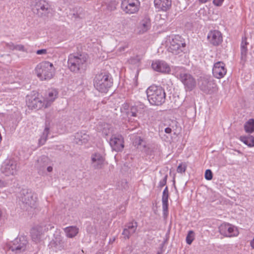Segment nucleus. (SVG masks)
<instances>
[{
	"instance_id": "1",
	"label": "nucleus",
	"mask_w": 254,
	"mask_h": 254,
	"mask_svg": "<svg viewBox=\"0 0 254 254\" xmlns=\"http://www.w3.org/2000/svg\"><path fill=\"white\" fill-rule=\"evenodd\" d=\"M113 84V79L112 75L106 71H101L97 73L93 79L95 88L101 93H107Z\"/></svg>"
},
{
	"instance_id": "2",
	"label": "nucleus",
	"mask_w": 254,
	"mask_h": 254,
	"mask_svg": "<svg viewBox=\"0 0 254 254\" xmlns=\"http://www.w3.org/2000/svg\"><path fill=\"white\" fill-rule=\"evenodd\" d=\"M88 56L86 54H71L68 57L67 67L72 72L78 73L86 66Z\"/></svg>"
},
{
	"instance_id": "3",
	"label": "nucleus",
	"mask_w": 254,
	"mask_h": 254,
	"mask_svg": "<svg viewBox=\"0 0 254 254\" xmlns=\"http://www.w3.org/2000/svg\"><path fill=\"white\" fill-rule=\"evenodd\" d=\"M146 93L148 101L152 105L161 106L165 102L166 93L161 86L151 85L147 89Z\"/></svg>"
},
{
	"instance_id": "4",
	"label": "nucleus",
	"mask_w": 254,
	"mask_h": 254,
	"mask_svg": "<svg viewBox=\"0 0 254 254\" xmlns=\"http://www.w3.org/2000/svg\"><path fill=\"white\" fill-rule=\"evenodd\" d=\"M35 70L37 76L42 80L51 79L55 72L53 64L48 61L39 63Z\"/></svg>"
},
{
	"instance_id": "5",
	"label": "nucleus",
	"mask_w": 254,
	"mask_h": 254,
	"mask_svg": "<svg viewBox=\"0 0 254 254\" xmlns=\"http://www.w3.org/2000/svg\"><path fill=\"white\" fill-rule=\"evenodd\" d=\"M28 244L27 238L21 236L16 238L11 245L8 247V251L10 254H23Z\"/></svg>"
},
{
	"instance_id": "6",
	"label": "nucleus",
	"mask_w": 254,
	"mask_h": 254,
	"mask_svg": "<svg viewBox=\"0 0 254 254\" xmlns=\"http://www.w3.org/2000/svg\"><path fill=\"white\" fill-rule=\"evenodd\" d=\"M18 197L26 209L29 207L32 208L35 206V198H34L33 193L30 190L26 188L21 189Z\"/></svg>"
},
{
	"instance_id": "7",
	"label": "nucleus",
	"mask_w": 254,
	"mask_h": 254,
	"mask_svg": "<svg viewBox=\"0 0 254 254\" xmlns=\"http://www.w3.org/2000/svg\"><path fill=\"white\" fill-rule=\"evenodd\" d=\"M198 85L200 90L206 94H211L217 90L216 84L209 78L200 77Z\"/></svg>"
},
{
	"instance_id": "8",
	"label": "nucleus",
	"mask_w": 254,
	"mask_h": 254,
	"mask_svg": "<svg viewBox=\"0 0 254 254\" xmlns=\"http://www.w3.org/2000/svg\"><path fill=\"white\" fill-rule=\"evenodd\" d=\"M139 5L138 0H123L121 8L126 13L133 14L138 11Z\"/></svg>"
},
{
	"instance_id": "9",
	"label": "nucleus",
	"mask_w": 254,
	"mask_h": 254,
	"mask_svg": "<svg viewBox=\"0 0 254 254\" xmlns=\"http://www.w3.org/2000/svg\"><path fill=\"white\" fill-rule=\"evenodd\" d=\"M17 171V163L14 160H6L1 167V173L6 176L14 175Z\"/></svg>"
},
{
	"instance_id": "10",
	"label": "nucleus",
	"mask_w": 254,
	"mask_h": 254,
	"mask_svg": "<svg viewBox=\"0 0 254 254\" xmlns=\"http://www.w3.org/2000/svg\"><path fill=\"white\" fill-rule=\"evenodd\" d=\"M179 76L187 91H191L196 86L195 79L190 74L181 73Z\"/></svg>"
},
{
	"instance_id": "11",
	"label": "nucleus",
	"mask_w": 254,
	"mask_h": 254,
	"mask_svg": "<svg viewBox=\"0 0 254 254\" xmlns=\"http://www.w3.org/2000/svg\"><path fill=\"white\" fill-rule=\"evenodd\" d=\"M26 101L28 107L31 109L39 110L44 106L43 102L36 94L27 95Z\"/></svg>"
},
{
	"instance_id": "12",
	"label": "nucleus",
	"mask_w": 254,
	"mask_h": 254,
	"mask_svg": "<svg viewBox=\"0 0 254 254\" xmlns=\"http://www.w3.org/2000/svg\"><path fill=\"white\" fill-rule=\"evenodd\" d=\"M53 226L49 225V226H44L42 225L38 226L31 230V235L33 241L36 243L39 242L42 237L44 232L49 229H51Z\"/></svg>"
},
{
	"instance_id": "13",
	"label": "nucleus",
	"mask_w": 254,
	"mask_h": 254,
	"mask_svg": "<svg viewBox=\"0 0 254 254\" xmlns=\"http://www.w3.org/2000/svg\"><path fill=\"white\" fill-rule=\"evenodd\" d=\"M110 144L114 150L117 152L122 151L124 148L123 137L120 134L113 135L110 139Z\"/></svg>"
},
{
	"instance_id": "14",
	"label": "nucleus",
	"mask_w": 254,
	"mask_h": 254,
	"mask_svg": "<svg viewBox=\"0 0 254 254\" xmlns=\"http://www.w3.org/2000/svg\"><path fill=\"white\" fill-rule=\"evenodd\" d=\"M51 164L50 158L45 155L39 157L35 163V167L38 170V173L41 174L45 172L47 166Z\"/></svg>"
},
{
	"instance_id": "15",
	"label": "nucleus",
	"mask_w": 254,
	"mask_h": 254,
	"mask_svg": "<svg viewBox=\"0 0 254 254\" xmlns=\"http://www.w3.org/2000/svg\"><path fill=\"white\" fill-rule=\"evenodd\" d=\"M220 233L225 237H232L237 234L236 228L229 223H223L219 227Z\"/></svg>"
},
{
	"instance_id": "16",
	"label": "nucleus",
	"mask_w": 254,
	"mask_h": 254,
	"mask_svg": "<svg viewBox=\"0 0 254 254\" xmlns=\"http://www.w3.org/2000/svg\"><path fill=\"white\" fill-rule=\"evenodd\" d=\"M225 66V64L222 62L215 63L212 69L213 76L218 79L222 78L227 72Z\"/></svg>"
},
{
	"instance_id": "17",
	"label": "nucleus",
	"mask_w": 254,
	"mask_h": 254,
	"mask_svg": "<svg viewBox=\"0 0 254 254\" xmlns=\"http://www.w3.org/2000/svg\"><path fill=\"white\" fill-rule=\"evenodd\" d=\"M91 165L94 169H101L104 164L105 158L99 153L92 154L91 157Z\"/></svg>"
},
{
	"instance_id": "18",
	"label": "nucleus",
	"mask_w": 254,
	"mask_h": 254,
	"mask_svg": "<svg viewBox=\"0 0 254 254\" xmlns=\"http://www.w3.org/2000/svg\"><path fill=\"white\" fill-rule=\"evenodd\" d=\"M32 5L34 6V10H36L41 16L49 10V4L45 0H35Z\"/></svg>"
},
{
	"instance_id": "19",
	"label": "nucleus",
	"mask_w": 254,
	"mask_h": 254,
	"mask_svg": "<svg viewBox=\"0 0 254 254\" xmlns=\"http://www.w3.org/2000/svg\"><path fill=\"white\" fill-rule=\"evenodd\" d=\"M209 42L213 46H218L222 42V35L218 30L211 31L207 35Z\"/></svg>"
},
{
	"instance_id": "20",
	"label": "nucleus",
	"mask_w": 254,
	"mask_h": 254,
	"mask_svg": "<svg viewBox=\"0 0 254 254\" xmlns=\"http://www.w3.org/2000/svg\"><path fill=\"white\" fill-rule=\"evenodd\" d=\"M152 68L162 73H169L171 71L169 65L164 61H157L152 64Z\"/></svg>"
},
{
	"instance_id": "21",
	"label": "nucleus",
	"mask_w": 254,
	"mask_h": 254,
	"mask_svg": "<svg viewBox=\"0 0 254 254\" xmlns=\"http://www.w3.org/2000/svg\"><path fill=\"white\" fill-rule=\"evenodd\" d=\"M50 248L54 249L56 251H61L64 249V242L59 235H57L55 239H53L49 245Z\"/></svg>"
},
{
	"instance_id": "22",
	"label": "nucleus",
	"mask_w": 254,
	"mask_h": 254,
	"mask_svg": "<svg viewBox=\"0 0 254 254\" xmlns=\"http://www.w3.org/2000/svg\"><path fill=\"white\" fill-rule=\"evenodd\" d=\"M249 43L247 41L246 37H243L241 44V62L240 63L242 65H244L247 61L248 49L247 45Z\"/></svg>"
},
{
	"instance_id": "23",
	"label": "nucleus",
	"mask_w": 254,
	"mask_h": 254,
	"mask_svg": "<svg viewBox=\"0 0 254 254\" xmlns=\"http://www.w3.org/2000/svg\"><path fill=\"white\" fill-rule=\"evenodd\" d=\"M154 5L158 10L166 11L171 6V0H154Z\"/></svg>"
},
{
	"instance_id": "24",
	"label": "nucleus",
	"mask_w": 254,
	"mask_h": 254,
	"mask_svg": "<svg viewBox=\"0 0 254 254\" xmlns=\"http://www.w3.org/2000/svg\"><path fill=\"white\" fill-rule=\"evenodd\" d=\"M89 135L83 131L78 132L75 135V140L77 144L82 145L87 143L89 139Z\"/></svg>"
},
{
	"instance_id": "25",
	"label": "nucleus",
	"mask_w": 254,
	"mask_h": 254,
	"mask_svg": "<svg viewBox=\"0 0 254 254\" xmlns=\"http://www.w3.org/2000/svg\"><path fill=\"white\" fill-rule=\"evenodd\" d=\"M168 198H169V190L168 187H166L163 191L162 201V208L164 214L168 211Z\"/></svg>"
},
{
	"instance_id": "26",
	"label": "nucleus",
	"mask_w": 254,
	"mask_h": 254,
	"mask_svg": "<svg viewBox=\"0 0 254 254\" xmlns=\"http://www.w3.org/2000/svg\"><path fill=\"white\" fill-rule=\"evenodd\" d=\"M73 11L72 17H74L75 19H80L84 18L85 12L82 7H75L73 8Z\"/></svg>"
},
{
	"instance_id": "27",
	"label": "nucleus",
	"mask_w": 254,
	"mask_h": 254,
	"mask_svg": "<svg viewBox=\"0 0 254 254\" xmlns=\"http://www.w3.org/2000/svg\"><path fill=\"white\" fill-rule=\"evenodd\" d=\"M66 236L69 238L75 237L78 233V228L76 226L67 227L64 229Z\"/></svg>"
},
{
	"instance_id": "28",
	"label": "nucleus",
	"mask_w": 254,
	"mask_h": 254,
	"mask_svg": "<svg viewBox=\"0 0 254 254\" xmlns=\"http://www.w3.org/2000/svg\"><path fill=\"white\" fill-rule=\"evenodd\" d=\"M240 140L249 147L254 146V137L252 135L241 136Z\"/></svg>"
},
{
	"instance_id": "29",
	"label": "nucleus",
	"mask_w": 254,
	"mask_h": 254,
	"mask_svg": "<svg viewBox=\"0 0 254 254\" xmlns=\"http://www.w3.org/2000/svg\"><path fill=\"white\" fill-rule=\"evenodd\" d=\"M170 44L175 45H180L183 47L186 46V43L185 40L180 35H176L172 37V39L170 41Z\"/></svg>"
},
{
	"instance_id": "30",
	"label": "nucleus",
	"mask_w": 254,
	"mask_h": 254,
	"mask_svg": "<svg viewBox=\"0 0 254 254\" xmlns=\"http://www.w3.org/2000/svg\"><path fill=\"white\" fill-rule=\"evenodd\" d=\"M245 131L249 133H252L254 131V119H249L244 125Z\"/></svg>"
},
{
	"instance_id": "31",
	"label": "nucleus",
	"mask_w": 254,
	"mask_h": 254,
	"mask_svg": "<svg viewBox=\"0 0 254 254\" xmlns=\"http://www.w3.org/2000/svg\"><path fill=\"white\" fill-rule=\"evenodd\" d=\"M185 47H183L180 45H175L170 44V45L168 48V51L171 52L173 54L178 55L183 52L182 48Z\"/></svg>"
},
{
	"instance_id": "32",
	"label": "nucleus",
	"mask_w": 254,
	"mask_h": 254,
	"mask_svg": "<svg viewBox=\"0 0 254 254\" xmlns=\"http://www.w3.org/2000/svg\"><path fill=\"white\" fill-rule=\"evenodd\" d=\"M49 127L47 125H46V127L44 130L43 134L41 138L39 140V143L40 145H42L45 144L48 137V135L49 132Z\"/></svg>"
},
{
	"instance_id": "33",
	"label": "nucleus",
	"mask_w": 254,
	"mask_h": 254,
	"mask_svg": "<svg viewBox=\"0 0 254 254\" xmlns=\"http://www.w3.org/2000/svg\"><path fill=\"white\" fill-rule=\"evenodd\" d=\"M150 22L149 20L145 19L142 20L140 22V31L142 33L146 32L150 28Z\"/></svg>"
},
{
	"instance_id": "34",
	"label": "nucleus",
	"mask_w": 254,
	"mask_h": 254,
	"mask_svg": "<svg viewBox=\"0 0 254 254\" xmlns=\"http://www.w3.org/2000/svg\"><path fill=\"white\" fill-rule=\"evenodd\" d=\"M137 227V223L134 220L127 223L125 225V228H126L129 231H130V233H132V234L135 233Z\"/></svg>"
},
{
	"instance_id": "35",
	"label": "nucleus",
	"mask_w": 254,
	"mask_h": 254,
	"mask_svg": "<svg viewBox=\"0 0 254 254\" xmlns=\"http://www.w3.org/2000/svg\"><path fill=\"white\" fill-rule=\"evenodd\" d=\"M133 144L137 148L141 150L146 147L145 142L140 137H136L133 141Z\"/></svg>"
},
{
	"instance_id": "36",
	"label": "nucleus",
	"mask_w": 254,
	"mask_h": 254,
	"mask_svg": "<svg viewBox=\"0 0 254 254\" xmlns=\"http://www.w3.org/2000/svg\"><path fill=\"white\" fill-rule=\"evenodd\" d=\"M118 3L115 0H111L107 3V9L109 11H114L116 9Z\"/></svg>"
},
{
	"instance_id": "37",
	"label": "nucleus",
	"mask_w": 254,
	"mask_h": 254,
	"mask_svg": "<svg viewBox=\"0 0 254 254\" xmlns=\"http://www.w3.org/2000/svg\"><path fill=\"white\" fill-rule=\"evenodd\" d=\"M58 92L56 90H52L48 93V99L49 101L52 102L57 98Z\"/></svg>"
},
{
	"instance_id": "38",
	"label": "nucleus",
	"mask_w": 254,
	"mask_h": 254,
	"mask_svg": "<svg viewBox=\"0 0 254 254\" xmlns=\"http://www.w3.org/2000/svg\"><path fill=\"white\" fill-rule=\"evenodd\" d=\"M194 239V233L192 231H190L186 237V242L188 244L190 245Z\"/></svg>"
},
{
	"instance_id": "39",
	"label": "nucleus",
	"mask_w": 254,
	"mask_h": 254,
	"mask_svg": "<svg viewBox=\"0 0 254 254\" xmlns=\"http://www.w3.org/2000/svg\"><path fill=\"white\" fill-rule=\"evenodd\" d=\"M204 176L206 180H211L213 178V173L210 169H207L205 171Z\"/></svg>"
},
{
	"instance_id": "40",
	"label": "nucleus",
	"mask_w": 254,
	"mask_h": 254,
	"mask_svg": "<svg viewBox=\"0 0 254 254\" xmlns=\"http://www.w3.org/2000/svg\"><path fill=\"white\" fill-rule=\"evenodd\" d=\"M137 109L135 107H131L130 111L128 112V115L131 117H137Z\"/></svg>"
},
{
	"instance_id": "41",
	"label": "nucleus",
	"mask_w": 254,
	"mask_h": 254,
	"mask_svg": "<svg viewBox=\"0 0 254 254\" xmlns=\"http://www.w3.org/2000/svg\"><path fill=\"white\" fill-rule=\"evenodd\" d=\"M187 166L185 164H180L177 167V171L178 173H182L185 172Z\"/></svg>"
},
{
	"instance_id": "42",
	"label": "nucleus",
	"mask_w": 254,
	"mask_h": 254,
	"mask_svg": "<svg viewBox=\"0 0 254 254\" xmlns=\"http://www.w3.org/2000/svg\"><path fill=\"white\" fill-rule=\"evenodd\" d=\"M132 234H133L132 233H130V231H129L126 228H125L122 233V235H124V238L127 239L129 238L130 236Z\"/></svg>"
},
{
	"instance_id": "43",
	"label": "nucleus",
	"mask_w": 254,
	"mask_h": 254,
	"mask_svg": "<svg viewBox=\"0 0 254 254\" xmlns=\"http://www.w3.org/2000/svg\"><path fill=\"white\" fill-rule=\"evenodd\" d=\"M167 178H168V175H166L164 177L163 179L159 182V187L162 188L163 187H164V186L166 185V184L167 183Z\"/></svg>"
},
{
	"instance_id": "44",
	"label": "nucleus",
	"mask_w": 254,
	"mask_h": 254,
	"mask_svg": "<svg viewBox=\"0 0 254 254\" xmlns=\"http://www.w3.org/2000/svg\"><path fill=\"white\" fill-rule=\"evenodd\" d=\"M110 133V130L108 127V126L107 125H105V127H103V129L102 130V133L103 134L106 136L107 135H108Z\"/></svg>"
},
{
	"instance_id": "45",
	"label": "nucleus",
	"mask_w": 254,
	"mask_h": 254,
	"mask_svg": "<svg viewBox=\"0 0 254 254\" xmlns=\"http://www.w3.org/2000/svg\"><path fill=\"white\" fill-rule=\"evenodd\" d=\"M15 50L22 52H26V50L24 48V46L20 44L15 45Z\"/></svg>"
},
{
	"instance_id": "46",
	"label": "nucleus",
	"mask_w": 254,
	"mask_h": 254,
	"mask_svg": "<svg viewBox=\"0 0 254 254\" xmlns=\"http://www.w3.org/2000/svg\"><path fill=\"white\" fill-rule=\"evenodd\" d=\"M6 46L11 50H15V45L12 42L6 43Z\"/></svg>"
},
{
	"instance_id": "47",
	"label": "nucleus",
	"mask_w": 254,
	"mask_h": 254,
	"mask_svg": "<svg viewBox=\"0 0 254 254\" xmlns=\"http://www.w3.org/2000/svg\"><path fill=\"white\" fill-rule=\"evenodd\" d=\"M224 0H213V3L214 5L219 6H221Z\"/></svg>"
},
{
	"instance_id": "48",
	"label": "nucleus",
	"mask_w": 254,
	"mask_h": 254,
	"mask_svg": "<svg viewBox=\"0 0 254 254\" xmlns=\"http://www.w3.org/2000/svg\"><path fill=\"white\" fill-rule=\"evenodd\" d=\"M47 50L46 49H40L36 51V54L37 55H44L47 54Z\"/></svg>"
},
{
	"instance_id": "49",
	"label": "nucleus",
	"mask_w": 254,
	"mask_h": 254,
	"mask_svg": "<svg viewBox=\"0 0 254 254\" xmlns=\"http://www.w3.org/2000/svg\"><path fill=\"white\" fill-rule=\"evenodd\" d=\"M165 132L166 133H168V134H170L172 132V129L170 127H166L165 129Z\"/></svg>"
},
{
	"instance_id": "50",
	"label": "nucleus",
	"mask_w": 254,
	"mask_h": 254,
	"mask_svg": "<svg viewBox=\"0 0 254 254\" xmlns=\"http://www.w3.org/2000/svg\"><path fill=\"white\" fill-rule=\"evenodd\" d=\"M47 171L48 172H51L53 171V167L52 166H48L47 167Z\"/></svg>"
},
{
	"instance_id": "51",
	"label": "nucleus",
	"mask_w": 254,
	"mask_h": 254,
	"mask_svg": "<svg viewBox=\"0 0 254 254\" xmlns=\"http://www.w3.org/2000/svg\"><path fill=\"white\" fill-rule=\"evenodd\" d=\"M120 209L121 210V213H124L125 212V207L124 206H121Z\"/></svg>"
},
{
	"instance_id": "52",
	"label": "nucleus",
	"mask_w": 254,
	"mask_h": 254,
	"mask_svg": "<svg viewBox=\"0 0 254 254\" xmlns=\"http://www.w3.org/2000/svg\"><path fill=\"white\" fill-rule=\"evenodd\" d=\"M251 246L254 249V238L251 241Z\"/></svg>"
},
{
	"instance_id": "53",
	"label": "nucleus",
	"mask_w": 254,
	"mask_h": 254,
	"mask_svg": "<svg viewBox=\"0 0 254 254\" xmlns=\"http://www.w3.org/2000/svg\"><path fill=\"white\" fill-rule=\"evenodd\" d=\"M126 47H120L119 48V50H120V52H122V51H124Z\"/></svg>"
},
{
	"instance_id": "54",
	"label": "nucleus",
	"mask_w": 254,
	"mask_h": 254,
	"mask_svg": "<svg viewBox=\"0 0 254 254\" xmlns=\"http://www.w3.org/2000/svg\"><path fill=\"white\" fill-rule=\"evenodd\" d=\"M199 1L201 3H205L207 2L208 0H199Z\"/></svg>"
},
{
	"instance_id": "55",
	"label": "nucleus",
	"mask_w": 254,
	"mask_h": 254,
	"mask_svg": "<svg viewBox=\"0 0 254 254\" xmlns=\"http://www.w3.org/2000/svg\"><path fill=\"white\" fill-rule=\"evenodd\" d=\"M162 254V251L161 250V251L158 252L157 254Z\"/></svg>"
},
{
	"instance_id": "56",
	"label": "nucleus",
	"mask_w": 254,
	"mask_h": 254,
	"mask_svg": "<svg viewBox=\"0 0 254 254\" xmlns=\"http://www.w3.org/2000/svg\"><path fill=\"white\" fill-rule=\"evenodd\" d=\"M5 56H7V57H10V56L9 54L6 55Z\"/></svg>"
},
{
	"instance_id": "57",
	"label": "nucleus",
	"mask_w": 254,
	"mask_h": 254,
	"mask_svg": "<svg viewBox=\"0 0 254 254\" xmlns=\"http://www.w3.org/2000/svg\"><path fill=\"white\" fill-rule=\"evenodd\" d=\"M162 138L164 140H166L165 138H163V137H162Z\"/></svg>"
},
{
	"instance_id": "58",
	"label": "nucleus",
	"mask_w": 254,
	"mask_h": 254,
	"mask_svg": "<svg viewBox=\"0 0 254 254\" xmlns=\"http://www.w3.org/2000/svg\"><path fill=\"white\" fill-rule=\"evenodd\" d=\"M163 133V131H161V132H160V133ZM160 135H161V134H160Z\"/></svg>"
},
{
	"instance_id": "59",
	"label": "nucleus",
	"mask_w": 254,
	"mask_h": 254,
	"mask_svg": "<svg viewBox=\"0 0 254 254\" xmlns=\"http://www.w3.org/2000/svg\"><path fill=\"white\" fill-rule=\"evenodd\" d=\"M163 245H162L161 249H162V248H163Z\"/></svg>"
}]
</instances>
